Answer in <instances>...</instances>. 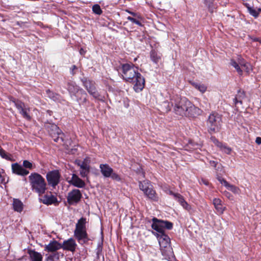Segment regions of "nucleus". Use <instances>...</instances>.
Listing matches in <instances>:
<instances>
[{"instance_id":"nucleus-45","label":"nucleus","mask_w":261,"mask_h":261,"mask_svg":"<svg viewBox=\"0 0 261 261\" xmlns=\"http://www.w3.org/2000/svg\"><path fill=\"white\" fill-rule=\"evenodd\" d=\"M211 140L215 144V145H216L218 147H219L222 144L221 142H219L214 136H212L211 137Z\"/></svg>"},{"instance_id":"nucleus-6","label":"nucleus","mask_w":261,"mask_h":261,"mask_svg":"<svg viewBox=\"0 0 261 261\" xmlns=\"http://www.w3.org/2000/svg\"><path fill=\"white\" fill-rule=\"evenodd\" d=\"M81 81L84 87L91 95L95 99L102 100L101 95L96 90L95 83L93 81L84 77Z\"/></svg>"},{"instance_id":"nucleus-2","label":"nucleus","mask_w":261,"mask_h":261,"mask_svg":"<svg viewBox=\"0 0 261 261\" xmlns=\"http://www.w3.org/2000/svg\"><path fill=\"white\" fill-rule=\"evenodd\" d=\"M174 110L176 114L181 116L194 117L201 113V110L187 98H182L179 99L177 96L174 99Z\"/></svg>"},{"instance_id":"nucleus-14","label":"nucleus","mask_w":261,"mask_h":261,"mask_svg":"<svg viewBox=\"0 0 261 261\" xmlns=\"http://www.w3.org/2000/svg\"><path fill=\"white\" fill-rule=\"evenodd\" d=\"M76 244L74 240L72 238H70L67 240H65L62 244V248L64 250L70 251L73 252L75 250Z\"/></svg>"},{"instance_id":"nucleus-42","label":"nucleus","mask_w":261,"mask_h":261,"mask_svg":"<svg viewBox=\"0 0 261 261\" xmlns=\"http://www.w3.org/2000/svg\"><path fill=\"white\" fill-rule=\"evenodd\" d=\"M23 166L25 168L32 169L33 168V164L31 162L28 160H24L23 162Z\"/></svg>"},{"instance_id":"nucleus-40","label":"nucleus","mask_w":261,"mask_h":261,"mask_svg":"<svg viewBox=\"0 0 261 261\" xmlns=\"http://www.w3.org/2000/svg\"><path fill=\"white\" fill-rule=\"evenodd\" d=\"M113 180H115L117 181H120L121 180V178L119 175H118L116 172H114V170L112 171V173H111V176H110Z\"/></svg>"},{"instance_id":"nucleus-25","label":"nucleus","mask_w":261,"mask_h":261,"mask_svg":"<svg viewBox=\"0 0 261 261\" xmlns=\"http://www.w3.org/2000/svg\"><path fill=\"white\" fill-rule=\"evenodd\" d=\"M31 261H42L43 257L41 254L34 250L28 251Z\"/></svg>"},{"instance_id":"nucleus-26","label":"nucleus","mask_w":261,"mask_h":261,"mask_svg":"<svg viewBox=\"0 0 261 261\" xmlns=\"http://www.w3.org/2000/svg\"><path fill=\"white\" fill-rule=\"evenodd\" d=\"M213 203L218 212L220 214L223 213L225 210V207L222 206V201L219 198H214Z\"/></svg>"},{"instance_id":"nucleus-10","label":"nucleus","mask_w":261,"mask_h":261,"mask_svg":"<svg viewBox=\"0 0 261 261\" xmlns=\"http://www.w3.org/2000/svg\"><path fill=\"white\" fill-rule=\"evenodd\" d=\"M82 197L81 191L79 189H74L68 193L67 197V202L70 205H76L81 201Z\"/></svg>"},{"instance_id":"nucleus-1","label":"nucleus","mask_w":261,"mask_h":261,"mask_svg":"<svg viewBox=\"0 0 261 261\" xmlns=\"http://www.w3.org/2000/svg\"><path fill=\"white\" fill-rule=\"evenodd\" d=\"M119 71L122 79L127 82L134 84V89L137 92L141 91L144 87L145 79L140 73L138 68L133 64H123L119 67Z\"/></svg>"},{"instance_id":"nucleus-41","label":"nucleus","mask_w":261,"mask_h":261,"mask_svg":"<svg viewBox=\"0 0 261 261\" xmlns=\"http://www.w3.org/2000/svg\"><path fill=\"white\" fill-rule=\"evenodd\" d=\"M195 87L202 93L204 92L206 90V87L204 85L196 84H195Z\"/></svg>"},{"instance_id":"nucleus-37","label":"nucleus","mask_w":261,"mask_h":261,"mask_svg":"<svg viewBox=\"0 0 261 261\" xmlns=\"http://www.w3.org/2000/svg\"><path fill=\"white\" fill-rule=\"evenodd\" d=\"M92 11L96 15H100L102 13V10L98 4H95L92 7Z\"/></svg>"},{"instance_id":"nucleus-44","label":"nucleus","mask_w":261,"mask_h":261,"mask_svg":"<svg viewBox=\"0 0 261 261\" xmlns=\"http://www.w3.org/2000/svg\"><path fill=\"white\" fill-rule=\"evenodd\" d=\"M129 20H130L133 22L137 24L139 26H142V23L140 20L136 18V17H127Z\"/></svg>"},{"instance_id":"nucleus-17","label":"nucleus","mask_w":261,"mask_h":261,"mask_svg":"<svg viewBox=\"0 0 261 261\" xmlns=\"http://www.w3.org/2000/svg\"><path fill=\"white\" fill-rule=\"evenodd\" d=\"M61 248H62V244L57 241H50L48 245L45 246L44 250L50 252H55Z\"/></svg>"},{"instance_id":"nucleus-19","label":"nucleus","mask_w":261,"mask_h":261,"mask_svg":"<svg viewBox=\"0 0 261 261\" xmlns=\"http://www.w3.org/2000/svg\"><path fill=\"white\" fill-rule=\"evenodd\" d=\"M69 183L79 188H83L85 186V182L75 174H72L71 179L69 181Z\"/></svg>"},{"instance_id":"nucleus-3","label":"nucleus","mask_w":261,"mask_h":261,"mask_svg":"<svg viewBox=\"0 0 261 261\" xmlns=\"http://www.w3.org/2000/svg\"><path fill=\"white\" fill-rule=\"evenodd\" d=\"M32 190L39 196L45 193L47 189L44 178L39 173H32L29 176Z\"/></svg>"},{"instance_id":"nucleus-16","label":"nucleus","mask_w":261,"mask_h":261,"mask_svg":"<svg viewBox=\"0 0 261 261\" xmlns=\"http://www.w3.org/2000/svg\"><path fill=\"white\" fill-rule=\"evenodd\" d=\"M152 224L151 225V227L153 229L158 232L159 234H165L164 229L163 228V225L162 222V220H159L156 218H153L152 219Z\"/></svg>"},{"instance_id":"nucleus-53","label":"nucleus","mask_w":261,"mask_h":261,"mask_svg":"<svg viewBox=\"0 0 261 261\" xmlns=\"http://www.w3.org/2000/svg\"><path fill=\"white\" fill-rule=\"evenodd\" d=\"M169 194L171 195H173L174 196V198H175V195H178V193H175L173 192L172 191H170L169 192Z\"/></svg>"},{"instance_id":"nucleus-7","label":"nucleus","mask_w":261,"mask_h":261,"mask_svg":"<svg viewBox=\"0 0 261 261\" xmlns=\"http://www.w3.org/2000/svg\"><path fill=\"white\" fill-rule=\"evenodd\" d=\"M51 126V131L50 134L54 141L59 144H65V140L64 139L65 135L62 130L56 124H53Z\"/></svg>"},{"instance_id":"nucleus-31","label":"nucleus","mask_w":261,"mask_h":261,"mask_svg":"<svg viewBox=\"0 0 261 261\" xmlns=\"http://www.w3.org/2000/svg\"><path fill=\"white\" fill-rule=\"evenodd\" d=\"M174 99L173 98L171 99V104L169 102L164 101L162 105L163 110L165 112H168L171 110V107L174 106Z\"/></svg>"},{"instance_id":"nucleus-55","label":"nucleus","mask_w":261,"mask_h":261,"mask_svg":"<svg viewBox=\"0 0 261 261\" xmlns=\"http://www.w3.org/2000/svg\"><path fill=\"white\" fill-rule=\"evenodd\" d=\"M245 67H246V72H248V71L247 70V69L248 68V65L246 64L245 65Z\"/></svg>"},{"instance_id":"nucleus-36","label":"nucleus","mask_w":261,"mask_h":261,"mask_svg":"<svg viewBox=\"0 0 261 261\" xmlns=\"http://www.w3.org/2000/svg\"><path fill=\"white\" fill-rule=\"evenodd\" d=\"M163 229L165 228L170 230L173 228V223L168 221L162 220Z\"/></svg>"},{"instance_id":"nucleus-15","label":"nucleus","mask_w":261,"mask_h":261,"mask_svg":"<svg viewBox=\"0 0 261 261\" xmlns=\"http://www.w3.org/2000/svg\"><path fill=\"white\" fill-rule=\"evenodd\" d=\"M12 170L13 173L22 176L27 175L29 173V171L25 169L22 166L16 163L12 165Z\"/></svg>"},{"instance_id":"nucleus-52","label":"nucleus","mask_w":261,"mask_h":261,"mask_svg":"<svg viewBox=\"0 0 261 261\" xmlns=\"http://www.w3.org/2000/svg\"><path fill=\"white\" fill-rule=\"evenodd\" d=\"M85 50L82 48H81L80 50V53L81 55H84L85 54Z\"/></svg>"},{"instance_id":"nucleus-49","label":"nucleus","mask_w":261,"mask_h":261,"mask_svg":"<svg viewBox=\"0 0 261 261\" xmlns=\"http://www.w3.org/2000/svg\"><path fill=\"white\" fill-rule=\"evenodd\" d=\"M199 182H200V184H203V185H206V186H207L209 184V182H208V180H206V179H205L204 178H201L199 180Z\"/></svg>"},{"instance_id":"nucleus-11","label":"nucleus","mask_w":261,"mask_h":261,"mask_svg":"<svg viewBox=\"0 0 261 261\" xmlns=\"http://www.w3.org/2000/svg\"><path fill=\"white\" fill-rule=\"evenodd\" d=\"M66 89L68 90L71 98H73L83 89L78 86L73 81H69L66 84Z\"/></svg>"},{"instance_id":"nucleus-43","label":"nucleus","mask_w":261,"mask_h":261,"mask_svg":"<svg viewBox=\"0 0 261 261\" xmlns=\"http://www.w3.org/2000/svg\"><path fill=\"white\" fill-rule=\"evenodd\" d=\"M226 187L229 190L231 191L232 192H233L234 193H238V191H239L238 188L233 185H231L228 184V185H227V187Z\"/></svg>"},{"instance_id":"nucleus-9","label":"nucleus","mask_w":261,"mask_h":261,"mask_svg":"<svg viewBox=\"0 0 261 261\" xmlns=\"http://www.w3.org/2000/svg\"><path fill=\"white\" fill-rule=\"evenodd\" d=\"M12 102L14 103L16 108L18 109L19 113L22 117L28 120H31V117L29 114L30 108H27L23 102L18 99H14L12 100Z\"/></svg>"},{"instance_id":"nucleus-32","label":"nucleus","mask_w":261,"mask_h":261,"mask_svg":"<svg viewBox=\"0 0 261 261\" xmlns=\"http://www.w3.org/2000/svg\"><path fill=\"white\" fill-rule=\"evenodd\" d=\"M60 255L63 256V254L62 253H60L59 252H53L51 254H49L47 256L46 260L58 261L60 258Z\"/></svg>"},{"instance_id":"nucleus-46","label":"nucleus","mask_w":261,"mask_h":261,"mask_svg":"<svg viewBox=\"0 0 261 261\" xmlns=\"http://www.w3.org/2000/svg\"><path fill=\"white\" fill-rule=\"evenodd\" d=\"M204 3L211 11V8L212 7L213 4V0H204Z\"/></svg>"},{"instance_id":"nucleus-20","label":"nucleus","mask_w":261,"mask_h":261,"mask_svg":"<svg viewBox=\"0 0 261 261\" xmlns=\"http://www.w3.org/2000/svg\"><path fill=\"white\" fill-rule=\"evenodd\" d=\"M100 172L105 177H110L113 169L107 164H101L99 165Z\"/></svg>"},{"instance_id":"nucleus-48","label":"nucleus","mask_w":261,"mask_h":261,"mask_svg":"<svg viewBox=\"0 0 261 261\" xmlns=\"http://www.w3.org/2000/svg\"><path fill=\"white\" fill-rule=\"evenodd\" d=\"M77 67L75 65H72L70 68V73L73 75L75 74L74 70L77 69Z\"/></svg>"},{"instance_id":"nucleus-51","label":"nucleus","mask_w":261,"mask_h":261,"mask_svg":"<svg viewBox=\"0 0 261 261\" xmlns=\"http://www.w3.org/2000/svg\"><path fill=\"white\" fill-rule=\"evenodd\" d=\"M255 142L258 145H260L261 144V138L259 137H257L255 139Z\"/></svg>"},{"instance_id":"nucleus-33","label":"nucleus","mask_w":261,"mask_h":261,"mask_svg":"<svg viewBox=\"0 0 261 261\" xmlns=\"http://www.w3.org/2000/svg\"><path fill=\"white\" fill-rule=\"evenodd\" d=\"M151 60L154 63L157 64L161 59V56L159 54L154 50H151L150 53Z\"/></svg>"},{"instance_id":"nucleus-28","label":"nucleus","mask_w":261,"mask_h":261,"mask_svg":"<svg viewBox=\"0 0 261 261\" xmlns=\"http://www.w3.org/2000/svg\"><path fill=\"white\" fill-rule=\"evenodd\" d=\"M246 8H247L248 11L250 15H252V16H257L261 12L260 8L251 7L249 4L247 3H246Z\"/></svg>"},{"instance_id":"nucleus-21","label":"nucleus","mask_w":261,"mask_h":261,"mask_svg":"<svg viewBox=\"0 0 261 261\" xmlns=\"http://www.w3.org/2000/svg\"><path fill=\"white\" fill-rule=\"evenodd\" d=\"M77 165L80 167L81 176L82 177H87L90 172V166L85 162L79 163Z\"/></svg>"},{"instance_id":"nucleus-24","label":"nucleus","mask_w":261,"mask_h":261,"mask_svg":"<svg viewBox=\"0 0 261 261\" xmlns=\"http://www.w3.org/2000/svg\"><path fill=\"white\" fill-rule=\"evenodd\" d=\"M175 199L177 200L185 210L189 211L191 209V206L185 200L183 196L180 194L175 195Z\"/></svg>"},{"instance_id":"nucleus-54","label":"nucleus","mask_w":261,"mask_h":261,"mask_svg":"<svg viewBox=\"0 0 261 261\" xmlns=\"http://www.w3.org/2000/svg\"><path fill=\"white\" fill-rule=\"evenodd\" d=\"M211 163L212 166H214V167H216V162H215V161H213L212 162H211Z\"/></svg>"},{"instance_id":"nucleus-34","label":"nucleus","mask_w":261,"mask_h":261,"mask_svg":"<svg viewBox=\"0 0 261 261\" xmlns=\"http://www.w3.org/2000/svg\"><path fill=\"white\" fill-rule=\"evenodd\" d=\"M46 93L47 96L54 101H58L60 99V96L58 94L50 91L49 89L46 90Z\"/></svg>"},{"instance_id":"nucleus-12","label":"nucleus","mask_w":261,"mask_h":261,"mask_svg":"<svg viewBox=\"0 0 261 261\" xmlns=\"http://www.w3.org/2000/svg\"><path fill=\"white\" fill-rule=\"evenodd\" d=\"M152 233L154 235H156L158 239L160 249L167 248V247H171L170 245V239L165 233L163 234H158L157 233L153 231H152Z\"/></svg>"},{"instance_id":"nucleus-8","label":"nucleus","mask_w":261,"mask_h":261,"mask_svg":"<svg viewBox=\"0 0 261 261\" xmlns=\"http://www.w3.org/2000/svg\"><path fill=\"white\" fill-rule=\"evenodd\" d=\"M46 177L48 184L55 188L60 182L61 175L59 170H54L48 172Z\"/></svg>"},{"instance_id":"nucleus-4","label":"nucleus","mask_w":261,"mask_h":261,"mask_svg":"<svg viewBox=\"0 0 261 261\" xmlns=\"http://www.w3.org/2000/svg\"><path fill=\"white\" fill-rule=\"evenodd\" d=\"M86 219L84 217L80 218L75 225V229L74 231V236L78 242L83 245L88 243L89 241L88 233L86 231Z\"/></svg>"},{"instance_id":"nucleus-23","label":"nucleus","mask_w":261,"mask_h":261,"mask_svg":"<svg viewBox=\"0 0 261 261\" xmlns=\"http://www.w3.org/2000/svg\"><path fill=\"white\" fill-rule=\"evenodd\" d=\"M144 194L147 197L148 199L153 201H158L159 200V197L155 191L152 188V186L148 190L146 191Z\"/></svg>"},{"instance_id":"nucleus-39","label":"nucleus","mask_w":261,"mask_h":261,"mask_svg":"<svg viewBox=\"0 0 261 261\" xmlns=\"http://www.w3.org/2000/svg\"><path fill=\"white\" fill-rule=\"evenodd\" d=\"M220 149L223 151L224 152L229 154L231 151V149L230 148L228 147L227 146L222 144L219 147Z\"/></svg>"},{"instance_id":"nucleus-22","label":"nucleus","mask_w":261,"mask_h":261,"mask_svg":"<svg viewBox=\"0 0 261 261\" xmlns=\"http://www.w3.org/2000/svg\"><path fill=\"white\" fill-rule=\"evenodd\" d=\"M165 259L171 261L173 257V252L171 247L160 249Z\"/></svg>"},{"instance_id":"nucleus-30","label":"nucleus","mask_w":261,"mask_h":261,"mask_svg":"<svg viewBox=\"0 0 261 261\" xmlns=\"http://www.w3.org/2000/svg\"><path fill=\"white\" fill-rule=\"evenodd\" d=\"M151 187H152V185L148 180H145L139 182V188L144 193H145L146 191L148 190V189H149Z\"/></svg>"},{"instance_id":"nucleus-50","label":"nucleus","mask_w":261,"mask_h":261,"mask_svg":"<svg viewBox=\"0 0 261 261\" xmlns=\"http://www.w3.org/2000/svg\"><path fill=\"white\" fill-rule=\"evenodd\" d=\"M249 38H251L252 40V41H258L259 42L260 44H261V38H256V37H251L250 36H249Z\"/></svg>"},{"instance_id":"nucleus-13","label":"nucleus","mask_w":261,"mask_h":261,"mask_svg":"<svg viewBox=\"0 0 261 261\" xmlns=\"http://www.w3.org/2000/svg\"><path fill=\"white\" fill-rule=\"evenodd\" d=\"M88 95L87 93L82 89L81 91L76 95V100L80 105H83L87 106L89 103V101L87 99Z\"/></svg>"},{"instance_id":"nucleus-56","label":"nucleus","mask_w":261,"mask_h":261,"mask_svg":"<svg viewBox=\"0 0 261 261\" xmlns=\"http://www.w3.org/2000/svg\"><path fill=\"white\" fill-rule=\"evenodd\" d=\"M1 148V147L0 146V148Z\"/></svg>"},{"instance_id":"nucleus-18","label":"nucleus","mask_w":261,"mask_h":261,"mask_svg":"<svg viewBox=\"0 0 261 261\" xmlns=\"http://www.w3.org/2000/svg\"><path fill=\"white\" fill-rule=\"evenodd\" d=\"M39 201L43 204L46 205H50L57 202L56 197L52 195L51 193L44 195L39 198Z\"/></svg>"},{"instance_id":"nucleus-38","label":"nucleus","mask_w":261,"mask_h":261,"mask_svg":"<svg viewBox=\"0 0 261 261\" xmlns=\"http://www.w3.org/2000/svg\"><path fill=\"white\" fill-rule=\"evenodd\" d=\"M231 65L235 68L238 73L240 75L243 74V71L241 69L239 64L234 60H231Z\"/></svg>"},{"instance_id":"nucleus-35","label":"nucleus","mask_w":261,"mask_h":261,"mask_svg":"<svg viewBox=\"0 0 261 261\" xmlns=\"http://www.w3.org/2000/svg\"><path fill=\"white\" fill-rule=\"evenodd\" d=\"M0 156L8 161H13L12 155L7 153L2 147L0 148Z\"/></svg>"},{"instance_id":"nucleus-5","label":"nucleus","mask_w":261,"mask_h":261,"mask_svg":"<svg viewBox=\"0 0 261 261\" xmlns=\"http://www.w3.org/2000/svg\"><path fill=\"white\" fill-rule=\"evenodd\" d=\"M221 122L220 115L216 112L211 113L206 122L208 133L214 134L219 132L221 128Z\"/></svg>"},{"instance_id":"nucleus-27","label":"nucleus","mask_w":261,"mask_h":261,"mask_svg":"<svg viewBox=\"0 0 261 261\" xmlns=\"http://www.w3.org/2000/svg\"><path fill=\"white\" fill-rule=\"evenodd\" d=\"M245 97L244 91L241 92V90L238 91V94L235 97V105L237 109L239 110V105H242L243 103V100Z\"/></svg>"},{"instance_id":"nucleus-47","label":"nucleus","mask_w":261,"mask_h":261,"mask_svg":"<svg viewBox=\"0 0 261 261\" xmlns=\"http://www.w3.org/2000/svg\"><path fill=\"white\" fill-rule=\"evenodd\" d=\"M218 179L222 184H223L225 187H227V185H228V183L222 177H218Z\"/></svg>"},{"instance_id":"nucleus-29","label":"nucleus","mask_w":261,"mask_h":261,"mask_svg":"<svg viewBox=\"0 0 261 261\" xmlns=\"http://www.w3.org/2000/svg\"><path fill=\"white\" fill-rule=\"evenodd\" d=\"M13 207L15 211L21 212L23 209V204L20 200L17 199H14Z\"/></svg>"}]
</instances>
